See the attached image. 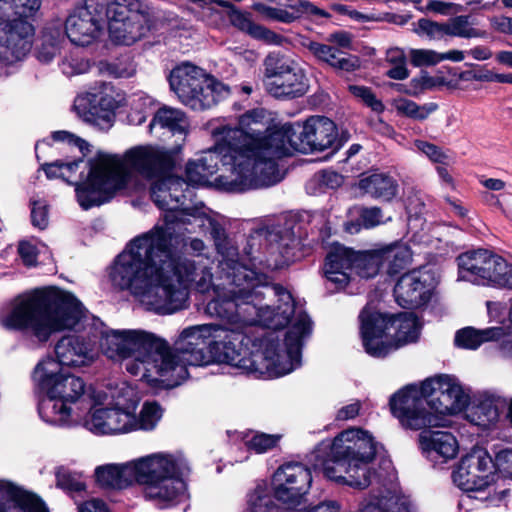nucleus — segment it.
I'll return each instance as SVG.
<instances>
[{
  "label": "nucleus",
  "instance_id": "nucleus-10",
  "mask_svg": "<svg viewBox=\"0 0 512 512\" xmlns=\"http://www.w3.org/2000/svg\"><path fill=\"white\" fill-rule=\"evenodd\" d=\"M134 390L122 382L110 392L99 390L82 415L79 427L94 435H120L131 432L130 405Z\"/></svg>",
  "mask_w": 512,
  "mask_h": 512
},
{
  "label": "nucleus",
  "instance_id": "nucleus-28",
  "mask_svg": "<svg viewBox=\"0 0 512 512\" xmlns=\"http://www.w3.org/2000/svg\"><path fill=\"white\" fill-rule=\"evenodd\" d=\"M353 267V251L344 246H334L326 256L324 275L335 289L344 288L349 280V271Z\"/></svg>",
  "mask_w": 512,
  "mask_h": 512
},
{
  "label": "nucleus",
  "instance_id": "nucleus-50",
  "mask_svg": "<svg viewBox=\"0 0 512 512\" xmlns=\"http://www.w3.org/2000/svg\"><path fill=\"white\" fill-rule=\"evenodd\" d=\"M252 9L258 12L266 20L289 24V20L291 18L288 14V9L268 6L261 2L253 4Z\"/></svg>",
  "mask_w": 512,
  "mask_h": 512
},
{
  "label": "nucleus",
  "instance_id": "nucleus-63",
  "mask_svg": "<svg viewBox=\"0 0 512 512\" xmlns=\"http://www.w3.org/2000/svg\"><path fill=\"white\" fill-rule=\"evenodd\" d=\"M501 328V335L494 339L499 342L500 350L503 356L512 358V328Z\"/></svg>",
  "mask_w": 512,
  "mask_h": 512
},
{
  "label": "nucleus",
  "instance_id": "nucleus-21",
  "mask_svg": "<svg viewBox=\"0 0 512 512\" xmlns=\"http://www.w3.org/2000/svg\"><path fill=\"white\" fill-rule=\"evenodd\" d=\"M438 277L432 269H413L397 280L393 296L396 303L405 309L427 306L435 295Z\"/></svg>",
  "mask_w": 512,
  "mask_h": 512
},
{
  "label": "nucleus",
  "instance_id": "nucleus-47",
  "mask_svg": "<svg viewBox=\"0 0 512 512\" xmlns=\"http://www.w3.org/2000/svg\"><path fill=\"white\" fill-rule=\"evenodd\" d=\"M56 485L68 492H81L86 485L80 474L60 468L56 473Z\"/></svg>",
  "mask_w": 512,
  "mask_h": 512
},
{
  "label": "nucleus",
  "instance_id": "nucleus-48",
  "mask_svg": "<svg viewBox=\"0 0 512 512\" xmlns=\"http://www.w3.org/2000/svg\"><path fill=\"white\" fill-rule=\"evenodd\" d=\"M417 10L423 13L433 12L435 14L449 16L463 12L466 10V8L453 2L429 0L425 7H417Z\"/></svg>",
  "mask_w": 512,
  "mask_h": 512
},
{
  "label": "nucleus",
  "instance_id": "nucleus-51",
  "mask_svg": "<svg viewBox=\"0 0 512 512\" xmlns=\"http://www.w3.org/2000/svg\"><path fill=\"white\" fill-rule=\"evenodd\" d=\"M409 57L415 67L435 66L440 63V52L432 49H411Z\"/></svg>",
  "mask_w": 512,
  "mask_h": 512
},
{
  "label": "nucleus",
  "instance_id": "nucleus-38",
  "mask_svg": "<svg viewBox=\"0 0 512 512\" xmlns=\"http://www.w3.org/2000/svg\"><path fill=\"white\" fill-rule=\"evenodd\" d=\"M343 183V177L330 170H323L315 173L313 177L307 182L306 190L309 194L316 195L323 193L328 189H336Z\"/></svg>",
  "mask_w": 512,
  "mask_h": 512
},
{
  "label": "nucleus",
  "instance_id": "nucleus-52",
  "mask_svg": "<svg viewBox=\"0 0 512 512\" xmlns=\"http://www.w3.org/2000/svg\"><path fill=\"white\" fill-rule=\"evenodd\" d=\"M350 92L357 98H360L371 110L380 115L384 109L381 100L377 99L372 91L364 86L351 85Z\"/></svg>",
  "mask_w": 512,
  "mask_h": 512
},
{
  "label": "nucleus",
  "instance_id": "nucleus-35",
  "mask_svg": "<svg viewBox=\"0 0 512 512\" xmlns=\"http://www.w3.org/2000/svg\"><path fill=\"white\" fill-rule=\"evenodd\" d=\"M154 125L167 128L174 134L179 133L183 136L182 141H184L187 133L188 121L184 112L181 110L163 107L155 113L153 120L150 123V127Z\"/></svg>",
  "mask_w": 512,
  "mask_h": 512
},
{
  "label": "nucleus",
  "instance_id": "nucleus-37",
  "mask_svg": "<svg viewBox=\"0 0 512 512\" xmlns=\"http://www.w3.org/2000/svg\"><path fill=\"white\" fill-rule=\"evenodd\" d=\"M412 252L405 243L397 242L386 246V266L388 273H398L410 264Z\"/></svg>",
  "mask_w": 512,
  "mask_h": 512
},
{
  "label": "nucleus",
  "instance_id": "nucleus-32",
  "mask_svg": "<svg viewBox=\"0 0 512 512\" xmlns=\"http://www.w3.org/2000/svg\"><path fill=\"white\" fill-rule=\"evenodd\" d=\"M501 333L500 327H489L481 330L465 327L456 332L454 343L459 348L475 350L485 342L494 341Z\"/></svg>",
  "mask_w": 512,
  "mask_h": 512
},
{
  "label": "nucleus",
  "instance_id": "nucleus-25",
  "mask_svg": "<svg viewBox=\"0 0 512 512\" xmlns=\"http://www.w3.org/2000/svg\"><path fill=\"white\" fill-rule=\"evenodd\" d=\"M0 512H50L34 492L12 482L0 480Z\"/></svg>",
  "mask_w": 512,
  "mask_h": 512
},
{
  "label": "nucleus",
  "instance_id": "nucleus-39",
  "mask_svg": "<svg viewBox=\"0 0 512 512\" xmlns=\"http://www.w3.org/2000/svg\"><path fill=\"white\" fill-rule=\"evenodd\" d=\"M285 9H288V14L291 16L289 24L301 18L316 19L319 17L329 18L330 14L315 6L308 0H290Z\"/></svg>",
  "mask_w": 512,
  "mask_h": 512
},
{
  "label": "nucleus",
  "instance_id": "nucleus-15",
  "mask_svg": "<svg viewBox=\"0 0 512 512\" xmlns=\"http://www.w3.org/2000/svg\"><path fill=\"white\" fill-rule=\"evenodd\" d=\"M264 86L275 98L293 99L306 94L309 83L299 59L272 52L264 59Z\"/></svg>",
  "mask_w": 512,
  "mask_h": 512
},
{
  "label": "nucleus",
  "instance_id": "nucleus-1",
  "mask_svg": "<svg viewBox=\"0 0 512 512\" xmlns=\"http://www.w3.org/2000/svg\"><path fill=\"white\" fill-rule=\"evenodd\" d=\"M222 282L199 291L194 283L190 288L202 294L213 292L205 311L224 324L208 323L184 328L171 347L166 340L160 349V376L163 388L180 385L189 376L188 367H203L213 363L227 364L243 373L263 378H278L301 365L303 341L311 333V321L298 312L286 333L283 344L270 335L255 351L248 353L245 345L249 327L262 325L269 329L285 327L295 313L292 295L280 285L270 284L263 273L226 257L219 263ZM186 306H189V298ZM179 312V310H178ZM177 313V311L175 312Z\"/></svg>",
  "mask_w": 512,
  "mask_h": 512
},
{
  "label": "nucleus",
  "instance_id": "nucleus-7",
  "mask_svg": "<svg viewBox=\"0 0 512 512\" xmlns=\"http://www.w3.org/2000/svg\"><path fill=\"white\" fill-rule=\"evenodd\" d=\"M376 456L372 434L361 428H349L335 438L322 441L311 454L315 469L326 478L353 488L365 489L371 484L374 472L369 464Z\"/></svg>",
  "mask_w": 512,
  "mask_h": 512
},
{
  "label": "nucleus",
  "instance_id": "nucleus-53",
  "mask_svg": "<svg viewBox=\"0 0 512 512\" xmlns=\"http://www.w3.org/2000/svg\"><path fill=\"white\" fill-rule=\"evenodd\" d=\"M62 72L67 76L83 74L89 69V62L77 55L66 56L60 64Z\"/></svg>",
  "mask_w": 512,
  "mask_h": 512
},
{
  "label": "nucleus",
  "instance_id": "nucleus-19",
  "mask_svg": "<svg viewBox=\"0 0 512 512\" xmlns=\"http://www.w3.org/2000/svg\"><path fill=\"white\" fill-rule=\"evenodd\" d=\"M86 328H74L83 330V334H71L61 337L54 346V362L58 363L59 369L87 368L92 366L99 358L100 349L97 332L93 329L91 321H88Z\"/></svg>",
  "mask_w": 512,
  "mask_h": 512
},
{
  "label": "nucleus",
  "instance_id": "nucleus-43",
  "mask_svg": "<svg viewBox=\"0 0 512 512\" xmlns=\"http://www.w3.org/2000/svg\"><path fill=\"white\" fill-rule=\"evenodd\" d=\"M244 443L249 450L261 454L274 448L279 440L277 435L250 432L244 436Z\"/></svg>",
  "mask_w": 512,
  "mask_h": 512
},
{
  "label": "nucleus",
  "instance_id": "nucleus-31",
  "mask_svg": "<svg viewBox=\"0 0 512 512\" xmlns=\"http://www.w3.org/2000/svg\"><path fill=\"white\" fill-rule=\"evenodd\" d=\"M96 483L103 488L124 489L135 484L132 460L116 464L110 463L95 468Z\"/></svg>",
  "mask_w": 512,
  "mask_h": 512
},
{
  "label": "nucleus",
  "instance_id": "nucleus-57",
  "mask_svg": "<svg viewBox=\"0 0 512 512\" xmlns=\"http://www.w3.org/2000/svg\"><path fill=\"white\" fill-rule=\"evenodd\" d=\"M252 37L270 45H281L284 40L283 36L259 24L254 28Z\"/></svg>",
  "mask_w": 512,
  "mask_h": 512
},
{
  "label": "nucleus",
  "instance_id": "nucleus-29",
  "mask_svg": "<svg viewBox=\"0 0 512 512\" xmlns=\"http://www.w3.org/2000/svg\"><path fill=\"white\" fill-rule=\"evenodd\" d=\"M473 397L474 402L466 414L467 420L482 428L495 425L500 418L499 407L504 401L489 392H479Z\"/></svg>",
  "mask_w": 512,
  "mask_h": 512
},
{
  "label": "nucleus",
  "instance_id": "nucleus-62",
  "mask_svg": "<svg viewBox=\"0 0 512 512\" xmlns=\"http://www.w3.org/2000/svg\"><path fill=\"white\" fill-rule=\"evenodd\" d=\"M382 212L380 208H365L361 211L360 220L363 227L373 228L380 224Z\"/></svg>",
  "mask_w": 512,
  "mask_h": 512
},
{
  "label": "nucleus",
  "instance_id": "nucleus-18",
  "mask_svg": "<svg viewBox=\"0 0 512 512\" xmlns=\"http://www.w3.org/2000/svg\"><path fill=\"white\" fill-rule=\"evenodd\" d=\"M491 457L482 450H476L463 457L453 473L454 483L467 492L466 498L480 501L490 500V485L494 481Z\"/></svg>",
  "mask_w": 512,
  "mask_h": 512
},
{
  "label": "nucleus",
  "instance_id": "nucleus-17",
  "mask_svg": "<svg viewBox=\"0 0 512 512\" xmlns=\"http://www.w3.org/2000/svg\"><path fill=\"white\" fill-rule=\"evenodd\" d=\"M105 23L111 41L119 45H132L150 31L149 15L138 0H107Z\"/></svg>",
  "mask_w": 512,
  "mask_h": 512
},
{
  "label": "nucleus",
  "instance_id": "nucleus-56",
  "mask_svg": "<svg viewBox=\"0 0 512 512\" xmlns=\"http://www.w3.org/2000/svg\"><path fill=\"white\" fill-rule=\"evenodd\" d=\"M494 466L503 477L512 479V450L500 451L496 455Z\"/></svg>",
  "mask_w": 512,
  "mask_h": 512
},
{
  "label": "nucleus",
  "instance_id": "nucleus-26",
  "mask_svg": "<svg viewBox=\"0 0 512 512\" xmlns=\"http://www.w3.org/2000/svg\"><path fill=\"white\" fill-rule=\"evenodd\" d=\"M419 435L421 449L431 459H441L446 462L456 457L459 444L456 437L449 431L426 430Z\"/></svg>",
  "mask_w": 512,
  "mask_h": 512
},
{
  "label": "nucleus",
  "instance_id": "nucleus-46",
  "mask_svg": "<svg viewBox=\"0 0 512 512\" xmlns=\"http://www.w3.org/2000/svg\"><path fill=\"white\" fill-rule=\"evenodd\" d=\"M423 210L424 204L416 195L409 197L406 212L408 215V227L411 231L418 232L423 230L425 225Z\"/></svg>",
  "mask_w": 512,
  "mask_h": 512
},
{
  "label": "nucleus",
  "instance_id": "nucleus-5",
  "mask_svg": "<svg viewBox=\"0 0 512 512\" xmlns=\"http://www.w3.org/2000/svg\"><path fill=\"white\" fill-rule=\"evenodd\" d=\"M471 388L453 375H437L411 384L390 399V410L401 426L411 430L446 427L447 416L462 412L471 402Z\"/></svg>",
  "mask_w": 512,
  "mask_h": 512
},
{
  "label": "nucleus",
  "instance_id": "nucleus-14",
  "mask_svg": "<svg viewBox=\"0 0 512 512\" xmlns=\"http://www.w3.org/2000/svg\"><path fill=\"white\" fill-rule=\"evenodd\" d=\"M275 139L280 143L274 153L281 154L282 158L294 151L305 153L309 150L323 151L332 147L337 139V129L329 118L312 116L302 125H283L282 133Z\"/></svg>",
  "mask_w": 512,
  "mask_h": 512
},
{
  "label": "nucleus",
  "instance_id": "nucleus-30",
  "mask_svg": "<svg viewBox=\"0 0 512 512\" xmlns=\"http://www.w3.org/2000/svg\"><path fill=\"white\" fill-rule=\"evenodd\" d=\"M421 324L412 313H404L391 318L386 317V336L393 343L389 346L398 348L407 343L415 342L420 334Z\"/></svg>",
  "mask_w": 512,
  "mask_h": 512
},
{
  "label": "nucleus",
  "instance_id": "nucleus-3",
  "mask_svg": "<svg viewBox=\"0 0 512 512\" xmlns=\"http://www.w3.org/2000/svg\"><path fill=\"white\" fill-rule=\"evenodd\" d=\"M91 321L97 332L100 352L113 361H125L126 371L153 387H162L160 349L164 339L141 329H110L89 315L70 292L56 287L35 289L17 297L0 313V325L24 331L45 343L64 329L84 327Z\"/></svg>",
  "mask_w": 512,
  "mask_h": 512
},
{
  "label": "nucleus",
  "instance_id": "nucleus-23",
  "mask_svg": "<svg viewBox=\"0 0 512 512\" xmlns=\"http://www.w3.org/2000/svg\"><path fill=\"white\" fill-rule=\"evenodd\" d=\"M117 106L112 87L106 84L101 89L79 95L74 100V109L78 116L94 125L110 123Z\"/></svg>",
  "mask_w": 512,
  "mask_h": 512
},
{
  "label": "nucleus",
  "instance_id": "nucleus-9",
  "mask_svg": "<svg viewBox=\"0 0 512 512\" xmlns=\"http://www.w3.org/2000/svg\"><path fill=\"white\" fill-rule=\"evenodd\" d=\"M132 465L135 483L156 507L168 508L186 497L190 465L181 453L154 452L132 459Z\"/></svg>",
  "mask_w": 512,
  "mask_h": 512
},
{
  "label": "nucleus",
  "instance_id": "nucleus-59",
  "mask_svg": "<svg viewBox=\"0 0 512 512\" xmlns=\"http://www.w3.org/2000/svg\"><path fill=\"white\" fill-rule=\"evenodd\" d=\"M352 35L346 31H336L326 37V42L335 46L340 51L352 49Z\"/></svg>",
  "mask_w": 512,
  "mask_h": 512
},
{
  "label": "nucleus",
  "instance_id": "nucleus-55",
  "mask_svg": "<svg viewBox=\"0 0 512 512\" xmlns=\"http://www.w3.org/2000/svg\"><path fill=\"white\" fill-rule=\"evenodd\" d=\"M186 177L189 183L193 185H204L211 177L203 167L198 165V162L191 160L186 165Z\"/></svg>",
  "mask_w": 512,
  "mask_h": 512
},
{
  "label": "nucleus",
  "instance_id": "nucleus-33",
  "mask_svg": "<svg viewBox=\"0 0 512 512\" xmlns=\"http://www.w3.org/2000/svg\"><path fill=\"white\" fill-rule=\"evenodd\" d=\"M384 262V247L353 252V267L362 278L375 277Z\"/></svg>",
  "mask_w": 512,
  "mask_h": 512
},
{
  "label": "nucleus",
  "instance_id": "nucleus-44",
  "mask_svg": "<svg viewBox=\"0 0 512 512\" xmlns=\"http://www.w3.org/2000/svg\"><path fill=\"white\" fill-rule=\"evenodd\" d=\"M412 25V31L415 34L420 37H427L429 40H441L446 36L444 22L421 18Z\"/></svg>",
  "mask_w": 512,
  "mask_h": 512
},
{
  "label": "nucleus",
  "instance_id": "nucleus-27",
  "mask_svg": "<svg viewBox=\"0 0 512 512\" xmlns=\"http://www.w3.org/2000/svg\"><path fill=\"white\" fill-rule=\"evenodd\" d=\"M301 45L319 61L342 71H355L360 67V60L357 56L348 55L340 51L330 43H320L308 38H303Z\"/></svg>",
  "mask_w": 512,
  "mask_h": 512
},
{
  "label": "nucleus",
  "instance_id": "nucleus-13",
  "mask_svg": "<svg viewBox=\"0 0 512 512\" xmlns=\"http://www.w3.org/2000/svg\"><path fill=\"white\" fill-rule=\"evenodd\" d=\"M40 6V0H0V60L10 63L30 51L31 19Z\"/></svg>",
  "mask_w": 512,
  "mask_h": 512
},
{
  "label": "nucleus",
  "instance_id": "nucleus-64",
  "mask_svg": "<svg viewBox=\"0 0 512 512\" xmlns=\"http://www.w3.org/2000/svg\"><path fill=\"white\" fill-rule=\"evenodd\" d=\"M78 512H111L101 499L93 498L78 505Z\"/></svg>",
  "mask_w": 512,
  "mask_h": 512
},
{
  "label": "nucleus",
  "instance_id": "nucleus-16",
  "mask_svg": "<svg viewBox=\"0 0 512 512\" xmlns=\"http://www.w3.org/2000/svg\"><path fill=\"white\" fill-rule=\"evenodd\" d=\"M459 278L482 286L512 289V264L486 249L462 253L457 258Z\"/></svg>",
  "mask_w": 512,
  "mask_h": 512
},
{
  "label": "nucleus",
  "instance_id": "nucleus-60",
  "mask_svg": "<svg viewBox=\"0 0 512 512\" xmlns=\"http://www.w3.org/2000/svg\"><path fill=\"white\" fill-rule=\"evenodd\" d=\"M231 22L238 29L247 32L250 36L253 35L254 28L258 24L254 23L247 14L240 11H234L231 14Z\"/></svg>",
  "mask_w": 512,
  "mask_h": 512
},
{
  "label": "nucleus",
  "instance_id": "nucleus-12",
  "mask_svg": "<svg viewBox=\"0 0 512 512\" xmlns=\"http://www.w3.org/2000/svg\"><path fill=\"white\" fill-rule=\"evenodd\" d=\"M168 81L178 100L195 111L214 107L231 92L229 86L190 62L175 66L169 73Z\"/></svg>",
  "mask_w": 512,
  "mask_h": 512
},
{
  "label": "nucleus",
  "instance_id": "nucleus-42",
  "mask_svg": "<svg viewBox=\"0 0 512 512\" xmlns=\"http://www.w3.org/2000/svg\"><path fill=\"white\" fill-rule=\"evenodd\" d=\"M386 75L395 80L408 78L409 70L403 50L394 48L386 51Z\"/></svg>",
  "mask_w": 512,
  "mask_h": 512
},
{
  "label": "nucleus",
  "instance_id": "nucleus-40",
  "mask_svg": "<svg viewBox=\"0 0 512 512\" xmlns=\"http://www.w3.org/2000/svg\"><path fill=\"white\" fill-rule=\"evenodd\" d=\"M63 37L59 30L45 32L37 46L36 57L42 63H49L58 55Z\"/></svg>",
  "mask_w": 512,
  "mask_h": 512
},
{
  "label": "nucleus",
  "instance_id": "nucleus-45",
  "mask_svg": "<svg viewBox=\"0 0 512 512\" xmlns=\"http://www.w3.org/2000/svg\"><path fill=\"white\" fill-rule=\"evenodd\" d=\"M82 162V159L69 162L57 160L52 163L44 164L43 169L46 176L50 179L62 178L68 180L77 171L79 164Z\"/></svg>",
  "mask_w": 512,
  "mask_h": 512
},
{
  "label": "nucleus",
  "instance_id": "nucleus-4",
  "mask_svg": "<svg viewBox=\"0 0 512 512\" xmlns=\"http://www.w3.org/2000/svg\"><path fill=\"white\" fill-rule=\"evenodd\" d=\"M180 154L179 145L173 148L139 145L122 156L99 152L88 161L86 179L75 184L78 203L87 210L109 201L117 191L126 187L131 172L154 181L169 176L180 161Z\"/></svg>",
  "mask_w": 512,
  "mask_h": 512
},
{
  "label": "nucleus",
  "instance_id": "nucleus-20",
  "mask_svg": "<svg viewBox=\"0 0 512 512\" xmlns=\"http://www.w3.org/2000/svg\"><path fill=\"white\" fill-rule=\"evenodd\" d=\"M107 14V0H85L66 19L65 32L78 46H88L101 35Z\"/></svg>",
  "mask_w": 512,
  "mask_h": 512
},
{
  "label": "nucleus",
  "instance_id": "nucleus-24",
  "mask_svg": "<svg viewBox=\"0 0 512 512\" xmlns=\"http://www.w3.org/2000/svg\"><path fill=\"white\" fill-rule=\"evenodd\" d=\"M360 332L367 354L380 358L384 351V315L381 301L370 299L360 316Z\"/></svg>",
  "mask_w": 512,
  "mask_h": 512
},
{
  "label": "nucleus",
  "instance_id": "nucleus-8",
  "mask_svg": "<svg viewBox=\"0 0 512 512\" xmlns=\"http://www.w3.org/2000/svg\"><path fill=\"white\" fill-rule=\"evenodd\" d=\"M270 116L263 108L247 111L240 116L238 126L223 125L215 128L212 135H220L222 139L259 174L258 181L266 182L269 186L280 182L283 173L279 169L278 160L281 154L274 153L279 146L276 137L282 133V127L269 131Z\"/></svg>",
  "mask_w": 512,
  "mask_h": 512
},
{
  "label": "nucleus",
  "instance_id": "nucleus-54",
  "mask_svg": "<svg viewBox=\"0 0 512 512\" xmlns=\"http://www.w3.org/2000/svg\"><path fill=\"white\" fill-rule=\"evenodd\" d=\"M414 145L418 151L425 154L432 162L446 164L449 159L448 155L434 144L417 140Z\"/></svg>",
  "mask_w": 512,
  "mask_h": 512
},
{
  "label": "nucleus",
  "instance_id": "nucleus-41",
  "mask_svg": "<svg viewBox=\"0 0 512 512\" xmlns=\"http://www.w3.org/2000/svg\"><path fill=\"white\" fill-rule=\"evenodd\" d=\"M392 107L400 115L407 116L416 120H424L437 109V105L430 103L420 106L415 102L400 98L391 103Z\"/></svg>",
  "mask_w": 512,
  "mask_h": 512
},
{
  "label": "nucleus",
  "instance_id": "nucleus-6",
  "mask_svg": "<svg viewBox=\"0 0 512 512\" xmlns=\"http://www.w3.org/2000/svg\"><path fill=\"white\" fill-rule=\"evenodd\" d=\"M32 377L45 393L38 404L40 418L56 427H79L92 401L91 395L99 390L87 385L80 376L63 372L51 356L36 365Z\"/></svg>",
  "mask_w": 512,
  "mask_h": 512
},
{
  "label": "nucleus",
  "instance_id": "nucleus-58",
  "mask_svg": "<svg viewBox=\"0 0 512 512\" xmlns=\"http://www.w3.org/2000/svg\"><path fill=\"white\" fill-rule=\"evenodd\" d=\"M18 253L26 266L36 265L39 248L35 244L27 241L20 242Z\"/></svg>",
  "mask_w": 512,
  "mask_h": 512
},
{
  "label": "nucleus",
  "instance_id": "nucleus-61",
  "mask_svg": "<svg viewBox=\"0 0 512 512\" xmlns=\"http://www.w3.org/2000/svg\"><path fill=\"white\" fill-rule=\"evenodd\" d=\"M489 23L495 32L512 35V17L497 15L489 18Z\"/></svg>",
  "mask_w": 512,
  "mask_h": 512
},
{
  "label": "nucleus",
  "instance_id": "nucleus-36",
  "mask_svg": "<svg viewBox=\"0 0 512 512\" xmlns=\"http://www.w3.org/2000/svg\"><path fill=\"white\" fill-rule=\"evenodd\" d=\"M445 24V34L450 37H459L464 39L485 38L486 32L474 28L468 15H458L450 18Z\"/></svg>",
  "mask_w": 512,
  "mask_h": 512
},
{
  "label": "nucleus",
  "instance_id": "nucleus-11",
  "mask_svg": "<svg viewBox=\"0 0 512 512\" xmlns=\"http://www.w3.org/2000/svg\"><path fill=\"white\" fill-rule=\"evenodd\" d=\"M215 144L212 148L203 151L195 159L211 177L219 170L222 163L223 173L215 181L216 185L227 192H245L251 189L269 186L266 182L258 181L260 178L250 166L220 135H212Z\"/></svg>",
  "mask_w": 512,
  "mask_h": 512
},
{
  "label": "nucleus",
  "instance_id": "nucleus-34",
  "mask_svg": "<svg viewBox=\"0 0 512 512\" xmlns=\"http://www.w3.org/2000/svg\"><path fill=\"white\" fill-rule=\"evenodd\" d=\"M163 408L155 401L143 403L138 416L130 409L131 432L154 430L163 416Z\"/></svg>",
  "mask_w": 512,
  "mask_h": 512
},
{
  "label": "nucleus",
  "instance_id": "nucleus-2",
  "mask_svg": "<svg viewBox=\"0 0 512 512\" xmlns=\"http://www.w3.org/2000/svg\"><path fill=\"white\" fill-rule=\"evenodd\" d=\"M186 183L171 175L153 182L151 198L165 210L163 222L132 239L114 259L109 278L112 285L128 291L148 311L171 315L183 309L189 284L207 291L212 262L181 258L177 248L185 235L209 232L215 243L226 242L225 230L204 206L179 209Z\"/></svg>",
  "mask_w": 512,
  "mask_h": 512
},
{
  "label": "nucleus",
  "instance_id": "nucleus-22",
  "mask_svg": "<svg viewBox=\"0 0 512 512\" xmlns=\"http://www.w3.org/2000/svg\"><path fill=\"white\" fill-rule=\"evenodd\" d=\"M311 483L310 470L301 463L290 462L274 472L271 484L275 498L293 509L302 504Z\"/></svg>",
  "mask_w": 512,
  "mask_h": 512
},
{
  "label": "nucleus",
  "instance_id": "nucleus-49",
  "mask_svg": "<svg viewBox=\"0 0 512 512\" xmlns=\"http://www.w3.org/2000/svg\"><path fill=\"white\" fill-rule=\"evenodd\" d=\"M358 188L362 194L380 196L384 190V175L381 173L363 175L358 182Z\"/></svg>",
  "mask_w": 512,
  "mask_h": 512
}]
</instances>
